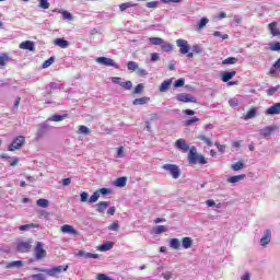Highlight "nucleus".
Returning a JSON list of instances; mask_svg holds the SVG:
<instances>
[{"label": "nucleus", "mask_w": 280, "mask_h": 280, "mask_svg": "<svg viewBox=\"0 0 280 280\" xmlns=\"http://www.w3.org/2000/svg\"><path fill=\"white\" fill-rule=\"evenodd\" d=\"M67 270H69V265H60V266H55L50 269H45V268H35L36 272H45L46 275H48V277H60V275H62V272H67Z\"/></svg>", "instance_id": "1"}, {"label": "nucleus", "mask_w": 280, "mask_h": 280, "mask_svg": "<svg viewBox=\"0 0 280 280\" xmlns=\"http://www.w3.org/2000/svg\"><path fill=\"white\" fill-rule=\"evenodd\" d=\"M188 162L190 165H207V159L202 154H198L196 147H191L188 153Z\"/></svg>", "instance_id": "2"}, {"label": "nucleus", "mask_w": 280, "mask_h": 280, "mask_svg": "<svg viewBox=\"0 0 280 280\" xmlns=\"http://www.w3.org/2000/svg\"><path fill=\"white\" fill-rule=\"evenodd\" d=\"M162 170H164V172H168L172 178H180V167H178L176 164H164Z\"/></svg>", "instance_id": "3"}, {"label": "nucleus", "mask_w": 280, "mask_h": 280, "mask_svg": "<svg viewBox=\"0 0 280 280\" xmlns=\"http://www.w3.org/2000/svg\"><path fill=\"white\" fill-rule=\"evenodd\" d=\"M34 254H35V259H37V261L40 259H45V257H47V250H45L43 243L37 242L34 249Z\"/></svg>", "instance_id": "4"}, {"label": "nucleus", "mask_w": 280, "mask_h": 280, "mask_svg": "<svg viewBox=\"0 0 280 280\" xmlns=\"http://www.w3.org/2000/svg\"><path fill=\"white\" fill-rule=\"evenodd\" d=\"M23 143H25V137L19 136L9 145V151L14 152V150H21V148L23 147Z\"/></svg>", "instance_id": "5"}, {"label": "nucleus", "mask_w": 280, "mask_h": 280, "mask_svg": "<svg viewBox=\"0 0 280 280\" xmlns=\"http://www.w3.org/2000/svg\"><path fill=\"white\" fill-rule=\"evenodd\" d=\"M96 62L98 65H103L104 67H114L115 69H119V66L115 63V61L107 57H97Z\"/></svg>", "instance_id": "6"}, {"label": "nucleus", "mask_w": 280, "mask_h": 280, "mask_svg": "<svg viewBox=\"0 0 280 280\" xmlns=\"http://www.w3.org/2000/svg\"><path fill=\"white\" fill-rule=\"evenodd\" d=\"M18 250L19 253H30L32 250V240L30 241H20L18 243Z\"/></svg>", "instance_id": "7"}, {"label": "nucleus", "mask_w": 280, "mask_h": 280, "mask_svg": "<svg viewBox=\"0 0 280 280\" xmlns=\"http://www.w3.org/2000/svg\"><path fill=\"white\" fill-rule=\"evenodd\" d=\"M276 130H278V127L272 125L260 129L258 132L261 139H266L267 137H270V135H272V132H275Z\"/></svg>", "instance_id": "8"}, {"label": "nucleus", "mask_w": 280, "mask_h": 280, "mask_svg": "<svg viewBox=\"0 0 280 280\" xmlns=\"http://www.w3.org/2000/svg\"><path fill=\"white\" fill-rule=\"evenodd\" d=\"M176 45L177 47H179V52L185 55V54H189V43L185 39H177L176 40Z\"/></svg>", "instance_id": "9"}, {"label": "nucleus", "mask_w": 280, "mask_h": 280, "mask_svg": "<svg viewBox=\"0 0 280 280\" xmlns=\"http://www.w3.org/2000/svg\"><path fill=\"white\" fill-rule=\"evenodd\" d=\"M272 240V232L265 230L262 237L260 238V246H268V243Z\"/></svg>", "instance_id": "10"}, {"label": "nucleus", "mask_w": 280, "mask_h": 280, "mask_svg": "<svg viewBox=\"0 0 280 280\" xmlns=\"http://www.w3.org/2000/svg\"><path fill=\"white\" fill-rule=\"evenodd\" d=\"M77 256L82 257L83 259H100V254H92L84 250H79Z\"/></svg>", "instance_id": "11"}, {"label": "nucleus", "mask_w": 280, "mask_h": 280, "mask_svg": "<svg viewBox=\"0 0 280 280\" xmlns=\"http://www.w3.org/2000/svg\"><path fill=\"white\" fill-rule=\"evenodd\" d=\"M61 233H67L68 235H79L78 230L72 225L65 224L60 228Z\"/></svg>", "instance_id": "12"}, {"label": "nucleus", "mask_w": 280, "mask_h": 280, "mask_svg": "<svg viewBox=\"0 0 280 280\" xmlns=\"http://www.w3.org/2000/svg\"><path fill=\"white\" fill-rule=\"evenodd\" d=\"M175 145L178 150H182L183 152H188L189 150V144H187V141H185V139H178L175 142Z\"/></svg>", "instance_id": "13"}, {"label": "nucleus", "mask_w": 280, "mask_h": 280, "mask_svg": "<svg viewBox=\"0 0 280 280\" xmlns=\"http://www.w3.org/2000/svg\"><path fill=\"white\" fill-rule=\"evenodd\" d=\"M266 115H280V103H276L267 108Z\"/></svg>", "instance_id": "14"}, {"label": "nucleus", "mask_w": 280, "mask_h": 280, "mask_svg": "<svg viewBox=\"0 0 280 280\" xmlns=\"http://www.w3.org/2000/svg\"><path fill=\"white\" fill-rule=\"evenodd\" d=\"M177 100H178V102H184V103L196 102V97L191 96L190 94H185V93L178 94Z\"/></svg>", "instance_id": "15"}, {"label": "nucleus", "mask_w": 280, "mask_h": 280, "mask_svg": "<svg viewBox=\"0 0 280 280\" xmlns=\"http://www.w3.org/2000/svg\"><path fill=\"white\" fill-rule=\"evenodd\" d=\"M95 207H96L97 213H105L106 209H108V207H110V202L109 201H101Z\"/></svg>", "instance_id": "16"}, {"label": "nucleus", "mask_w": 280, "mask_h": 280, "mask_svg": "<svg viewBox=\"0 0 280 280\" xmlns=\"http://www.w3.org/2000/svg\"><path fill=\"white\" fill-rule=\"evenodd\" d=\"M54 45H56V47H60L61 49H67V47H69V40L65 38H56L54 40Z\"/></svg>", "instance_id": "17"}, {"label": "nucleus", "mask_w": 280, "mask_h": 280, "mask_svg": "<svg viewBox=\"0 0 280 280\" xmlns=\"http://www.w3.org/2000/svg\"><path fill=\"white\" fill-rule=\"evenodd\" d=\"M246 178V175H234L226 179V183H230L232 185H235L236 183H240L241 180H244Z\"/></svg>", "instance_id": "18"}, {"label": "nucleus", "mask_w": 280, "mask_h": 280, "mask_svg": "<svg viewBox=\"0 0 280 280\" xmlns=\"http://www.w3.org/2000/svg\"><path fill=\"white\" fill-rule=\"evenodd\" d=\"M20 49H27L28 51H34L35 49L34 42H31V40L22 42L20 44Z\"/></svg>", "instance_id": "19"}, {"label": "nucleus", "mask_w": 280, "mask_h": 280, "mask_svg": "<svg viewBox=\"0 0 280 280\" xmlns=\"http://www.w3.org/2000/svg\"><path fill=\"white\" fill-rule=\"evenodd\" d=\"M58 13L61 14L63 21H73V14L71 12L60 9Z\"/></svg>", "instance_id": "20"}, {"label": "nucleus", "mask_w": 280, "mask_h": 280, "mask_svg": "<svg viewBox=\"0 0 280 280\" xmlns=\"http://www.w3.org/2000/svg\"><path fill=\"white\" fill-rule=\"evenodd\" d=\"M268 30L270 31V34L272 36H280V31L279 28L277 27V22H271L269 25H268Z\"/></svg>", "instance_id": "21"}, {"label": "nucleus", "mask_w": 280, "mask_h": 280, "mask_svg": "<svg viewBox=\"0 0 280 280\" xmlns=\"http://www.w3.org/2000/svg\"><path fill=\"white\" fill-rule=\"evenodd\" d=\"M180 240L178 238H171L170 240V248H173V250H180Z\"/></svg>", "instance_id": "22"}, {"label": "nucleus", "mask_w": 280, "mask_h": 280, "mask_svg": "<svg viewBox=\"0 0 280 280\" xmlns=\"http://www.w3.org/2000/svg\"><path fill=\"white\" fill-rule=\"evenodd\" d=\"M182 246L183 248H185L186 250L191 248V246H194V240H191V237H184L182 240Z\"/></svg>", "instance_id": "23"}, {"label": "nucleus", "mask_w": 280, "mask_h": 280, "mask_svg": "<svg viewBox=\"0 0 280 280\" xmlns=\"http://www.w3.org/2000/svg\"><path fill=\"white\" fill-rule=\"evenodd\" d=\"M277 71H280V58L270 68L269 75H277Z\"/></svg>", "instance_id": "24"}, {"label": "nucleus", "mask_w": 280, "mask_h": 280, "mask_svg": "<svg viewBox=\"0 0 280 280\" xmlns=\"http://www.w3.org/2000/svg\"><path fill=\"white\" fill-rule=\"evenodd\" d=\"M24 264L22 260H13L11 262H8L5 265V268L10 269V268H23Z\"/></svg>", "instance_id": "25"}, {"label": "nucleus", "mask_w": 280, "mask_h": 280, "mask_svg": "<svg viewBox=\"0 0 280 280\" xmlns=\"http://www.w3.org/2000/svg\"><path fill=\"white\" fill-rule=\"evenodd\" d=\"M237 72L231 71V72H223L222 73V82H229L230 80H233L235 78Z\"/></svg>", "instance_id": "26"}, {"label": "nucleus", "mask_w": 280, "mask_h": 280, "mask_svg": "<svg viewBox=\"0 0 280 280\" xmlns=\"http://www.w3.org/2000/svg\"><path fill=\"white\" fill-rule=\"evenodd\" d=\"M166 232H167V228H165V225H158L152 229V233L154 235H161V233H166Z\"/></svg>", "instance_id": "27"}, {"label": "nucleus", "mask_w": 280, "mask_h": 280, "mask_svg": "<svg viewBox=\"0 0 280 280\" xmlns=\"http://www.w3.org/2000/svg\"><path fill=\"white\" fill-rule=\"evenodd\" d=\"M113 246H115L114 243L107 242L98 247V250L101 253H106L107 250H112Z\"/></svg>", "instance_id": "28"}, {"label": "nucleus", "mask_w": 280, "mask_h": 280, "mask_svg": "<svg viewBox=\"0 0 280 280\" xmlns=\"http://www.w3.org/2000/svg\"><path fill=\"white\" fill-rule=\"evenodd\" d=\"M255 117H257V108L253 107L247 112L244 119L248 121V119H255Z\"/></svg>", "instance_id": "29"}, {"label": "nucleus", "mask_w": 280, "mask_h": 280, "mask_svg": "<svg viewBox=\"0 0 280 280\" xmlns=\"http://www.w3.org/2000/svg\"><path fill=\"white\" fill-rule=\"evenodd\" d=\"M148 102H150L149 97H140L133 100L132 104L133 106H143V104H148Z\"/></svg>", "instance_id": "30"}, {"label": "nucleus", "mask_w": 280, "mask_h": 280, "mask_svg": "<svg viewBox=\"0 0 280 280\" xmlns=\"http://www.w3.org/2000/svg\"><path fill=\"white\" fill-rule=\"evenodd\" d=\"M170 86H172V80H166L162 82L160 85V92L165 93V91H170Z\"/></svg>", "instance_id": "31"}, {"label": "nucleus", "mask_w": 280, "mask_h": 280, "mask_svg": "<svg viewBox=\"0 0 280 280\" xmlns=\"http://www.w3.org/2000/svg\"><path fill=\"white\" fill-rule=\"evenodd\" d=\"M126 183H128V178L119 177L114 182L115 187H126Z\"/></svg>", "instance_id": "32"}, {"label": "nucleus", "mask_w": 280, "mask_h": 280, "mask_svg": "<svg viewBox=\"0 0 280 280\" xmlns=\"http://www.w3.org/2000/svg\"><path fill=\"white\" fill-rule=\"evenodd\" d=\"M161 49H163L166 52H170L174 49V45L163 40V43L161 44Z\"/></svg>", "instance_id": "33"}, {"label": "nucleus", "mask_w": 280, "mask_h": 280, "mask_svg": "<svg viewBox=\"0 0 280 280\" xmlns=\"http://www.w3.org/2000/svg\"><path fill=\"white\" fill-rule=\"evenodd\" d=\"M136 5L137 4L132 3V2H125L119 5V10H120V12H126V10H128V8H135Z\"/></svg>", "instance_id": "34"}, {"label": "nucleus", "mask_w": 280, "mask_h": 280, "mask_svg": "<svg viewBox=\"0 0 280 280\" xmlns=\"http://www.w3.org/2000/svg\"><path fill=\"white\" fill-rule=\"evenodd\" d=\"M37 207H42V209H47L49 207V200L47 199H38L36 201Z\"/></svg>", "instance_id": "35"}, {"label": "nucleus", "mask_w": 280, "mask_h": 280, "mask_svg": "<svg viewBox=\"0 0 280 280\" xmlns=\"http://www.w3.org/2000/svg\"><path fill=\"white\" fill-rule=\"evenodd\" d=\"M30 229H38V224L30 223V224H25V225L20 226V231H30Z\"/></svg>", "instance_id": "36"}, {"label": "nucleus", "mask_w": 280, "mask_h": 280, "mask_svg": "<svg viewBox=\"0 0 280 280\" xmlns=\"http://www.w3.org/2000/svg\"><path fill=\"white\" fill-rule=\"evenodd\" d=\"M67 115H52L46 121H62Z\"/></svg>", "instance_id": "37"}, {"label": "nucleus", "mask_w": 280, "mask_h": 280, "mask_svg": "<svg viewBox=\"0 0 280 280\" xmlns=\"http://www.w3.org/2000/svg\"><path fill=\"white\" fill-rule=\"evenodd\" d=\"M127 69L129 71H137L139 69V63H137L136 61H129L127 63Z\"/></svg>", "instance_id": "38"}, {"label": "nucleus", "mask_w": 280, "mask_h": 280, "mask_svg": "<svg viewBox=\"0 0 280 280\" xmlns=\"http://www.w3.org/2000/svg\"><path fill=\"white\" fill-rule=\"evenodd\" d=\"M100 200V192L96 190L94 194L90 197L89 203L94 205V202H97Z\"/></svg>", "instance_id": "39"}, {"label": "nucleus", "mask_w": 280, "mask_h": 280, "mask_svg": "<svg viewBox=\"0 0 280 280\" xmlns=\"http://www.w3.org/2000/svg\"><path fill=\"white\" fill-rule=\"evenodd\" d=\"M231 168L234 172H240V170H244V162H236V163L232 164Z\"/></svg>", "instance_id": "40"}, {"label": "nucleus", "mask_w": 280, "mask_h": 280, "mask_svg": "<svg viewBox=\"0 0 280 280\" xmlns=\"http://www.w3.org/2000/svg\"><path fill=\"white\" fill-rule=\"evenodd\" d=\"M9 60H10V57H8V55L5 54L0 55V67H5Z\"/></svg>", "instance_id": "41"}, {"label": "nucleus", "mask_w": 280, "mask_h": 280, "mask_svg": "<svg viewBox=\"0 0 280 280\" xmlns=\"http://www.w3.org/2000/svg\"><path fill=\"white\" fill-rule=\"evenodd\" d=\"M222 65H237V58L229 57L222 61Z\"/></svg>", "instance_id": "42"}, {"label": "nucleus", "mask_w": 280, "mask_h": 280, "mask_svg": "<svg viewBox=\"0 0 280 280\" xmlns=\"http://www.w3.org/2000/svg\"><path fill=\"white\" fill-rule=\"evenodd\" d=\"M198 139H200V141H205L209 148L213 147V142L211 141V139L207 138V136L200 135L198 136Z\"/></svg>", "instance_id": "43"}, {"label": "nucleus", "mask_w": 280, "mask_h": 280, "mask_svg": "<svg viewBox=\"0 0 280 280\" xmlns=\"http://www.w3.org/2000/svg\"><path fill=\"white\" fill-rule=\"evenodd\" d=\"M149 43H151V45H161L163 43V38H161V37H150Z\"/></svg>", "instance_id": "44"}, {"label": "nucleus", "mask_w": 280, "mask_h": 280, "mask_svg": "<svg viewBox=\"0 0 280 280\" xmlns=\"http://www.w3.org/2000/svg\"><path fill=\"white\" fill-rule=\"evenodd\" d=\"M79 135H91V129H89V127L82 125L79 127Z\"/></svg>", "instance_id": "45"}, {"label": "nucleus", "mask_w": 280, "mask_h": 280, "mask_svg": "<svg viewBox=\"0 0 280 280\" xmlns=\"http://www.w3.org/2000/svg\"><path fill=\"white\" fill-rule=\"evenodd\" d=\"M207 23H209V19L202 18L198 23V30H205V27H207Z\"/></svg>", "instance_id": "46"}, {"label": "nucleus", "mask_w": 280, "mask_h": 280, "mask_svg": "<svg viewBox=\"0 0 280 280\" xmlns=\"http://www.w3.org/2000/svg\"><path fill=\"white\" fill-rule=\"evenodd\" d=\"M136 73L139 78H145V75H148V70L138 67Z\"/></svg>", "instance_id": "47"}, {"label": "nucleus", "mask_w": 280, "mask_h": 280, "mask_svg": "<svg viewBox=\"0 0 280 280\" xmlns=\"http://www.w3.org/2000/svg\"><path fill=\"white\" fill-rule=\"evenodd\" d=\"M213 36H215L217 38H222V40H226L229 38L228 34H222L220 31H215L213 33Z\"/></svg>", "instance_id": "48"}, {"label": "nucleus", "mask_w": 280, "mask_h": 280, "mask_svg": "<svg viewBox=\"0 0 280 280\" xmlns=\"http://www.w3.org/2000/svg\"><path fill=\"white\" fill-rule=\"evenodd\" d=\"M269 49L271 51H280V43L277 42V43H273V44H269Z\"/></svg>", "instance_id": "49"}, {"label": "nucleus", "mask_w": 280, "mask_h": 280, "mask_svg": "<svg viewBox=\"0 0 280 280\" xmlns=\"http://www.w3.org/2000/svg\"><path fill=\"white\" fill-rule=\"evenodd\" d=\"M39 8L43 10H49V1L48 0H39Z\"/></svg>", "instance_id": "50"}, {"label": "nucleus", "mask_w": 280, "mask_h": 280, "mask_svg": "<svg viewBox=\"0 0 280 280\" xmlns=\"http://www.w3.org/2000/svg\"><path fill=\"white\" fill-rule=\"evenodd\" d=\"M124 156H126V154H124V147H119L117 149V153L115 155L116 159H124Z\"/></svg>", "instance_id": "51"}, {"label": "nucleus", "mask_w": 280, "mask_h": 280, "mask_svg": "<svg viewBox=\"0 0 280 280\" xmlns=\"http://www.w3.org/2000/svg\"><path fill=\"white\" fill-rule=\"evenodd\" d=\"M120 86H122V89H126V91H130V89H132V81L122 82L120 83Z\"/></svg>", "instance_id": "52"}, {"label": "nucleus", "mask_w": 280, "mask_h": 280, "mask_svg": "<svg viewBox=\"0 0 280 280\" xmlns=\"http://www.w3.org/2000/svg\"><path fill=\"white\" fill-rule=\"evenodd\" d=\"M54 57H50L49 59H47L44 63H43V69H47L48 67H51V65H54Z\"/></svg>", "instance_id": "53"}, {"label": "nucleus", "mask_w": 280, "mask_h": 280, "mask_svg": "<svg viewBox=\"0 0 280 280\" xmlns=\"http://www.w3.org/2000/svg\"><path fill=\"white\" fill-rule=\"evenodd\" d=\"M180 86H185V79H178L177 81H175L174 88L180 89Z\"/></svg>", "instance_id": "54"}, {"label": "nucleus", "mask_w": 280, "mask_h": 280, "mask_svg": "<svg viewBox=\"0 0 280 280\" xmlns=\"http://www.w3.org/2000/svg\"><path fill=\"white\" fill-rule=\"evenodd\" d=\"M139 93H143V84H142V83L138 84V85L135 88V90H133V94H135V95H139Z\"/></svg>", "instance_id": "55"}, {"label": "nucleus", "mask_w": 280, "mask_h": 280, "mask_svg": "<svg viewBox=\"0 0 280 280\" xmlns=\"http://www.w3.org/2000/svg\"><path fill=\"white\" fill-rule=\"evenodd\" d=\"M32 279L34 280H47V277H45L44 273H35L32 276Z\"/></svg>", "instance_id": "56"}, {"label": "nucleus", "mask_w": 280, "mask_h": 280, "mask_svg": "<svg viewBox=\"0 0 280 280\" xmlns=\"http://www.w3.org/2000/svg\"><path fill=\"white\" fill-rule=\"evenodd\" d=\"M81 202H89V192L82 191L80 194Z\"/></svg>", "instance_id": "57"}, {"label": "nucleus", "mask_w": 280, "mask_h": 280, "mask_svg": "<svg viewBox=\"0 0 280 280\" xmlns=\"http://www.w3.org/2000/svg\"><path fill=\"white\" fill-rule=\"evenodd\" d=\"M108 231H119V223L115 221L108 226Z\"/></svg>", "instance_id": "58"}, {"label": "nucleus", "mask_w": 280, "mask_h": 280, "mask_svg": "<svg viewBox=\"0 0 280 280\" xmlns=\"http://www.w3.org/2000/svg\"><path fill=\"white\" fill-rule=\"evenodd\" d=\"M197 121H200V119L198 117H192V118L186 120L185 125L191 126L192 124H196Z\"/></svg>", "instance_id": "59"}, {"label": "nucleus", "mask_w": 280, "mask_h": 280, "mask_svg": "<svg viewBox=\"0 0 280 280\" xmlns=\"http://www.w3.org/2000/svg\"><path fill=\"white\" fill-rule=\"evenodd\" d=\"M45 128H47V122H44L42 125V128L38 129V131H37V137L38 138L43 137V133L45 132Z\"/></svg>", "instance_id": "60"}, {"label": "nucleus", "mask_w": 280, "mask_h": 280, "mask_svg": "<svg viewBox=\"0 0 280 280\" xmlns=\"http://www.w3.org/2000/svg\"><path fill=\"white\" fill-rule=\"evenodd\" d=\"M96 191L98 192V196H101V195L106 196V195L110 194V189H108V188H101Z\"/></svg>", "instance_id": "61"}, {"label": "nucleus", "mask_w": 280, "mask_h": 280, "mask_svg": "<svg viewBox=\"0 0 280 280\" xmlns=\"http://www.w3.org/2000/svg\"><path fill=\"white\" fill-rule=\"evenodd\" d=\"M173 272L172 271H166V272H163L162 273V277H163V279H165V280H171L172 279V277H173Z\"/></svg>", "instance_id": "62"}, {"label": "nucleus", "mask_w": 280, "mask_h": 280, "mask_svg": "<svg viewBox=\"0 0 280 280\" xmlns=\"http://www.w3.org/2000/svg\"><path fill=\"white\" fill-rule=\"evenodd\" d=\"M229 104L232 108H235V106H237L240 104V101L237 98H231L229 101Z\"/></svg>", "instance_id": "63"}, {"label": "nucleus", "mask_w": 280, "mask_h": 280, "mask_svg": "<svg viewBox=\"0 0 280 280\" xmlns=\"http://www.w3.org/2000/svg\"><path fill=\"white\" fill-rule=\"evenodd\" d=\"M241 280H250V273L245 272L242 277Z\"/></svg>", "instance_id": "64"}]
</instances>
